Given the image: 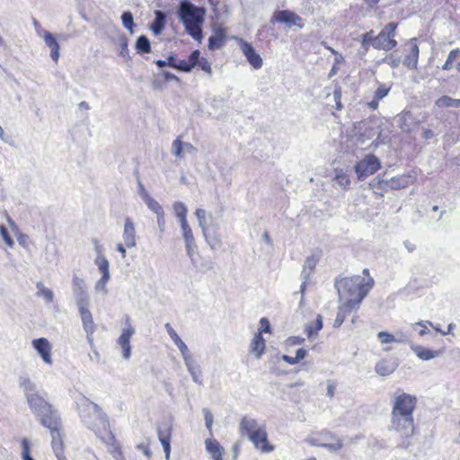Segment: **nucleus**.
<instances>
[{
  "label": "nucleus",
  "mask_w": 460,
  "mask_h": 460,
  "mask_svg": "<svg viewBox=\"0 0 460 460\" xmlns=\"http://www.w3.org/2000/svg\"><path fill=\"white\" fill-rule=\"evenodd\" d=\"M398 22H391L387 23L381 31L375 36L374 31L370 30L362 34L361 45L365 50H368L370 43L374 49L378 50L389 51L397 46L395 40Z\"/></svg>",
  "instance_id": "39448f33"
},
{
  "label": "nucleus",
  "mask_w": 460,
  "mask_h": 460,
  "mask_svg": "<svg viewBox=\"0 0 460 460\" xmlns=\"http://www.w3.org/2000/svg\"><path fill=\"white\" fill-rule=\"evenodd\" d=\"M433 137H434V132L431 129L426 128V129L423 130L422 137L424 139L428 140V139L432 138Z\"/></svg>",
  "instance_id": "774afa93"
},
{
  "label": "nucleus",
  "mask_w": 460,
  "mask_h": 460,
  "mask_svg": "<svg viewBox=\"0 0 460 460\" xmlns=\"http://www.w3.org/2000/svg\"><path fill=\"white\" fill-rule=\"evenodd\" d=\"M197 66L200 67V69L208 75H212V66L210 62L206 58H198Z\"/></svg>",
  "instance_id": "49530a36"
},
{
  "label": "nucleus",
  "mask_w": 460,
  "mask_h": 460,
  "mask_svg": "<svg viewBox=\"0 0 460 460\" xmlns=\"http://www.w3.org/2000/svg\"><path fill=\"white\" fill-rule=\"evenodd\" d=\"M410 348L411 351L421 360H431L441 354L440 350H431L420 345L411 343Z\"/></svg>",
  "instance_id": "412c9836"
},
{
  "label": "nucleus",
  "mask_w": 460,
  "mask_h": 460,
  "mask_svg": "<svg viewBox=\"0 0 460 460\" xmlns=\"http://www.w3.org/2000/svg\"><path fill=\"white\" fill-rule=\"evenodd\" d=\"M136 331L131 323L130 318L126 317L125 327L122 329L121 334L118 338L117 343L120 347L122 356L125 359H128L131 356L130 339L135 334Z\"/></svg>",
  "instance_id": "f8f14e48"
},
{
  "label": "nucleus",
  "mask_w": 460,
  "mask_h": 460,
  "mask_svg": "<svg viewBox=\"0 0 460 460\" xmlns=\"http://www.w3.org/2000/svg\"><path fill=\"white\" fill-rule=\"evenodd\" d=\"M137 449L141 450L146 456H147V457L151 456L152 452H151L148 445L139 444L137 446Z\"/></svg>",
  "instance_id": "052dcab7"
},
{
  "label": "nucleus",
  "mask_w": 460,
  "mask_h": 460,
  "mask_svg": "<svg viewBox=\"0 0 460 460\" xmlns=\"http://www.w3.org/2000/svg\"><path fill=\"white\" fill-rule=\"evenodd\" d=\"M335 179L338 183L344 188L349 187L350 184L349 176L342 170L336 171Z\"/></svg>",
  "instance_id": "a18cd8bd"
},
{
  "label": "nucleus",
  "mask_w": 460,
  "mask_h": 460,
  "mask_svg": "<svg viewBox=\"0 0 460 460\" xmlns=\"http://www.w3.org/2000/svg\"><path fill=\"white\" fill-rule=\"evenodd\" d=\"M354 310V308H350V306L347 305L341 304L336 318L334 320L333 326L335 328H339L344 323L346 317Z\"/></svg>",
  "instance_id": "72a5a7b5"
},
{
  "label": "nucleus",
  "mask_w": 460,
  "mask_h": 460,
  "mask_svg": "<svg viewBox=\"0 0 460 460\" xmlns=\"http://www.w3.org/2000/svg\"><path fill=\"white\" fill-rule=\"evenodd\" d=\"M238 45L251 66L256 70L261 68L263 60L252 45L243 39L238 40Z\"/></svg>",
  "instance_id": "4468645a"
},
{
  "label": "nucleus",
  "mask_w": 460,
  "mask_h": 460,
  "mask_svg": "<svg viewBox=\"0 0 460 460\" xmlns=\"http://www.w3.org/2000/svg\"><path fill=\"white\" fill-rule=\"evenodd\" d=\"M95 251L97 253L95 259V264L98 267L99 270L102 272V277H111L110 270H109V261L106 257L103 255L102 247L97 243H94Z\"/></svg>",
  "instance_id": "4be33fe9"
},
{
  "label": "nucleus",
  "mask_w": 460,
  "mask_h": 460,
  "mask_svg": "<svg viewBox=\"0 0 460 460\" xmlns=\"http://www.w3.org/2000/svg\"><path fill=\"white\" fill-rule=\"evenodd\" d=\"M195 214L199 221V226L204 227L203 221L206 219V211L202 208H198Z\"/></svg>",
  "instance_id": "13d9d810"
},
{
  "label": "nucleus",
  "mask_w": 460,
  "mask_h": 460,
  "mask_svg": "<svg viewBox=\"0 0 460 460\" xmlns=\"http://www.w3.org/2000/svg\"><path fill=\"white\" fill-rule=\"evenodd\" d=\"M80 416L84 425L97 437H101L102 431H110L109 418L95 402L84 399Z\"/></svg>",
  "instance_id": "423d86ee"
},
{
  "label": "nucleus",
  "mask_w": 460,
  "mask_h": 460,
  "mask_svg": "<svg viewBox=\"0 0 460 460\" xmlns=\"http://www.w3.org/2000/svg\"><path fill=\"white\" fill-rule=\"evenodd\" d=\"M145 201L147 207L158 216V218L164 216L163 208L155 199L148 195H146Z\"/></svg>",
  "instance_id": "58836bf2"
},
{
  "label": "nucleus",
  "mask_w": 460,
  "mask_h": 460,
  "mask_svg": "<svg viewBox=\"0 0 460 460\" xmlns=\"http://www.w3.org/2000/svg\"><path fill=\"white\" fill-rule=\"evenodd\" d=\"M164 19H165V16H164V14L161 11H156L155 12V20L153 22L152 27H151L152 30L155 33H160L162 31V30L164 29Z\"/></svg>",
  "instance_id": "a19ab883"
},
{
  "label": "nucleus",
  "mask_w": 460,
  "mask_h": 460,
  "mask_svg": "<svg viewBox=\"0 0 460 460\" xmlns=\"http://www.w3.org/2000/svg\"><path fill=\"white\" fill-rule=\"evenodd\" d=\"M265 349V340L262 338L261 332L255 334L250 345V352L254 354L256 358H260Z\"/></svg>",
  "instance_id": "cd10ccee"
},
{
  "label": "nucleus",
  "mask_w": 460,
  "mask_h": 460,
  "mask_svg": "<svg viewBox=\"0 0 460 460\" xmlns=\"http://www.w3.org/2000/svg\"><path fill=\"white\" fill-rule=\"evenodd\" d=\"M420 49L416 43L411 44L410 52L404 57L402 64L411 70H414L418 66Z\"/></svg>",
  "instance_id": "5701e85b"
},
{
  "label": "nucleus",
  "mask_w": 460,
  "mask_h": 460,
  "mask_svg": "<svg viewBox=\"0 0 460 460\" xmlns=\"http://www.w3.org/2000/svg\"><path fill=\"white\" fill-rule=\"evenodd\" d=\"M184 364L192 377L194 383L198 385L203 384L202 371L199 364L197 362L194 356L190 353L182 358Z\"/></svg>",
  "instance_id": "f3484780"
},
{
  "label": "nucleus",
  "mask_w": 460,
  "mask_h": 460,
  "mask_svg": "<svg viewBox=\"0 0 460 460\" xmlns=\"http://www.w3.org/2000/svg\"><path fill=\"white\" fill-rule=\"evenodd\" d=\"M322 45L327 49L329 50L332 54L337 56L336 58V63H340L341 60L342 59V57L333 49L332 48L331 46L327 45L326 42L323 41L322 42Z\"/></svg>",
  "instance_id": "bf43d9fd"
},
{
  "label": "nucleus",
  "mask_w": 460,
  "mask_h": 460,
  "mask_svg": "<svg viewBox=\"0 0 460 460\" xmlns=\"http://www.w3.org/2000/svg\"><path fill=\"white\" fill-rule=\"evenodd\" d=\"M261 329L259 332H269L270 330V322L266 318H261L260 320Z\"/></svg>",
  "instance_id": "6e6d98bb"
},
{
  "label": "nucleus",
  "mask_w": 460,
  "mask_h": 460,
  "mask_svg": "<svg viewBox=\"0 0 460 460\" xmlns=\"http://www.w3.org/2000/svg\"><path fill=\"white\" fill-rule=\"evenodd\" d=\"M376 337L382 345L394 343L395 341V335H394L388 332H379L376 334Z\"/></svg>",
  "instance_id": "c03bdc74"
},
{
  "label": "nucleus",
  "mask_w": 460,
  "mask_h": 460,
  "mask_svg": "<svg viewBox=\"0 0 460 460\" xmlns=\"http://www.w3.org/2000/svg\"><path fill=\"white\" fill-rule=\"evenodd\" d=\"M199 54L200 51L199 49L193 50L189 56L188 60L178 59L174 56H169L166 60V66H169L181 72H190L197 66Z\"/></svg>",
  "instance_id": "ddd939ff"
},
{
  "label": "nucleus",
  "mask_w": 460,
  "mask_h": 460,
  "mask_svg": "<svg viewBox=\"0 0 460 460\" xmlns=\"http://www.w3.org/2000/svg\"><path fill=\"white\" fill-rule=\"evenodd\" d=\"M84 330L86 332L87 340L89 343L93 344V335L95 331V325L93 323V319L92 314L89 310V307H83L78 309Z\"/></svg>",
  "instance_id": "6ab92c4d"
},
{
  "label": "nucleus",
  "mask_w": 460,
  "mask_h": 460,
  "mask_svg": "<svg viewBox=\"0 0 460 460\" xmlns=\"http://www.w3.org/2000/svg\"><path fill=\"white\" fill-rule=\"evenodd\" d=\"M239 428L242 435L247 437L257 450L262 453L274 450V446L268 440L264 424H260L255 419L245 416L242 419Z\"/></svg>",
  "instance_id": "20e7f679"
},
{
  "label": "nucleus",
  "mask_w": 460,
  "mask_h": 460,
  "mask_svg": "<svg viewBox=\"0 0 460 460\" xmlns=\"http://www.w3.org/2000/svg\"><path fill=\"white\" fill-rule=\"evenodd\" d=\"M436 105L439 108L460 107V99H453L447 95H443L436 101Z\"/></svg>",
  "instance_id": "e433bc0d"
},
{
  "label": "nucleus",
  "mask_w": 460,
  "mask_h": 460,
  "mask_svg": "<svg viewBox=\"0 0 460 460\" xmlns=\"http://www.w3.org/2000/svg\"><path fill=\"white\" fill-rule=\"evenodd\" d=\"M417 399L397 390L392 396L390 429L398 433L402 438H409L414 432L413 411L416 407Z\"/></svg>",
  "instance_id": "f03ea898"
},
{
  "label": "nucleus",
  "mask_w": 460,
  "mask_h": 460,
  "mask_svg": "<svg viewBox=\"0 0 460 460\" xmlns=\"http://www.w3.org/2000/svg\"><path fill=\"white\" fill-rule=\"evenodd\" d=\"M394 342L395 343H408L409 342L408 336L406 334L401 333L400 335L395 336Z\"/></svg>",
  "instance_id": "0e129e2a"
},
{
  "label": "nucleus",
  "mask_w": 460,
  "mask_h": 460,
  "mask_svg": "<svg viewBox=\"0 0 460 460\" xmlns=\"http://www.w3.org/2000/svg\"><path fill=\"white\" fill-rule=\"evenodd\" d=\"M110 434V440H111V449L110 453L113 456L115 460H125V457L123 456L122 449L119 443L115 440V438L113 434L109 431Z\"/></svg>",
  "instance_id": "c9c22d12"
},
{
  "label": "nucleus",
  "mask_w": 460,
  "mask_h": 460,
  "mask_svg": "<svg viewBox=\"0 0 460 460\" xmlns=\"http://www.w3.org/2000/svg\"><path fill=\"white\" fill-rule=\"evenodd\" d=\"M226 41V32L225 29L218 28L208 39V47L210 50L222 49Z\"/></svg>",
  "instance_id": "aec40b11"
},
{
  "label": "nucleus",
  "mask_w": 460,
  "mask_h": 460,
  "mask_svg": "<svg viewBox=\"0 0 460 460\" xmlns=\"http://www.w3.org/2000/svg\"><path fill=\"white\" fill-rule=\"evenodd\" d=\"M0 236L3 238L4 242L8 247H13L14 243L13 236L10 234V232H0Z\"/></svg>",
  "instance_id": "5fc2aeb1"
},
{
  "label": "nucleus",
  "mask_w": 460,
  "mask_h": 460,
  "mask_svg": "<svg viewBox=\"0 0 460 460\" xmlns=\"http://www.w3.org/2000/svg\"><path fill=\"white\" fill-rule=\"evenodd\" d=\"M46 45L50 49V57L58 62L59 58V44L58 43L55 36L48 31H45L42 34Z\"/></svg>",
  "instance_id": "a878e982"
},
{
  "label": "nucleus",
  "mask_w": 460,
  "mask_h": 460,
  "mask_svg": "<svg viewBox=\"0 0 460 460\" xmlns=\"http://www.w3.org/2000/svg\"><path fill=\"white\" fill-rule=\"evenodd\" d=\"M202 411L204 413L206 428L209 430L210 435H212L213 414L208 408H204Z\"/></svg>",
  "instance_id": "09e8293b"
},
{
  "label": "nucleus",
  "mask_w": 460,
  "mask_h": 460,
  "mask_svg": "<svg viewBox=\"0 0 460 460\" xmlns=\"http://www.w3.org/2000/svg\"><path fill=\"white\" fill-rule=\"evenodd\" d=\"M458 57H460V49H455L449 52L447 59L450 61L452 64H454V62Z\"/></svg>",
  "instance_id": "4d7b16f0"
},
{
  "label": "nucleus",
  "mask_w": 460,
  "mask_h": 460,
  "mask_svg": "<svg viewBox=\"0 0 460 460\" xmlns=\"http://www.w3.org/2000/svg\"><path fill=\"white\" fill-rule=\"evenodd\" d=\"M319 261V258L315 255H312L307 257L305 260V265L301 271V279H309L310 276L313 274L317 263Z\"/></svg>",
  "instance_id": "7c9ffc66"
},
{
  "label": "nucleus",
  "mask_w": 460,
  "mask_h": 460,
  "mask_svg": "<svg viewBox=\"0 0 460 460\" xmlns=\"http://www.w3.org/2000/svg\"><path fill=\"white\" fill-rule=\"evenodd\" d=\"M184 240L186 243L187 253L190 258L193 266L201 272H207L214 269V263L210 260L199 261V258L195 256V238L193 232H184Z\"/></svg>",
  "instance_id": "1a4fd4ad"
},
{
  "label": "nucleus",
  "mask_w": 460,
  "mask_h": 460,
  "mask_svg": "<svg viewBox=\"0 0 460 460\" xmlns=\"http://www.w3.org/2000/svg\"><path fill=\"white\" fill-rule=\"evenodd\" d=\"M123 240V244L126 245L127 248L134 247L136 245L135 232H124Z\"/></svg>",
  "instance_id": "8fccbe9b"
},
{
  "label": "nucleus",
  "mask_w": 460,
  "mask_h": 460,
  "mask_svg": "<svg viewBox=\"0 0 460 460\" xmlns=\"http://www.w3.org/2000/svg\"><path fill=\"white\" fill-rule=\"evenodd\" d=\"M32 346L37 350L42 360L50 365L52 363L51 358V344L45 338H39L32 341Z\"/></svg>",
  "instance_id": "a211bd4d"
},
{
  "label": "nucleus",
  "mask_w": 460,
  "mask_h": 460,
  "mask_svg": "<svg viewBox=\"0 0 460 460\" xmlns=\"http://www.w3.org/2000/svg\"><path fill=\"white\" fill-rule=\"evenodd\" d=\"M306 442L311 446L324 447L332 452L339 451L343 446L341 439L328 430L312 433L306 438Z\"/></svg>",
  "instance_id": "6e6552de"
},
{
  "label": "nucleus",
  "mask_w": 460,
  "mask_h": 460,
  "mask_svg": "<svg viewBox=\"0 0 460 460\" xmlns=\"http://www.w3.org/2000/svg\"><path fill=\"white\" fill-rule=\"evenodd\" d=\"M378 105H379V100H376V98H375V97L373 98L372 101L367 102L368 108L371 109L372 111H376L378 108Z\"/></svg>",
  "instance_id": "338daca9"
},
{
  "label": "nucleus",
  "mask_w": 460,
  "mask_h": 460,
  "mask_svg": "<svg viewBox=\"0 0 460 460\" xmlns=\"http://www.w3.org/2000/svg\"><path fill=\"white\" fill-rule=\"evenodd\" d=\"M22 452L21 458L22 460H34L31 456V445L30 441L27 438H23L21 443Z\"/></svg>",
  "instance_id": "79ce46f5"
},
{
  "label": "nucleus",
  "mask_w": 460,
  "mask_h": 460,
  "mask_svg": "<svg viewBox=\"0 0 460 460\" xmlns=\"http://www.w3.org/2000/svg\"><path fill=\"white\" fill-rule=\"evenodd\" d=\"M27 403L40 423L48 429L51 435V447L58 460H67L64 454L61 437V419L57 410L39 394H30Z\"/></svg>",
  "instance_id": "f257e3e1"
},
{
  "label": "nucleus",
  "mask_w": 460,
  "mask_h": 460,
  "mask_svg": "<svg viewBox=\"0 0 460 460\" xmlns=\"http://www.w3.org/2000/svg\"><path fill=\"white\" fill-rule=\"evenodd\" d=\"M204 10L197 8L191 3L184 1L181 4L179 16L185 26V30L194 40L201 42L203 39L201 23L203 22Z\"/></svg>",
  "instance_id": "0eeeda50"
},
{
  "label": "nucleus",
  "mask_w": 460,
  "mask_h": 460,
  "mask_svg": "<svg viewBox=\"0 0 460 460\" xmlns=\"http://www.w3.org/2000/svg\"><path fill=\"white\" fill-rule=\"evenodd\" d=\"M36 295L42 297L47 304L53 302L54 293L51 289L46 288L41 281L36 283Z\"/></svg>",
  "instance_id": "f704fd0d"
},
{
  "label": "nucleus",
  "mask_w": 460,
  "mask_h": 460,
  "mask_svg": "<svg viewBox=\"0 0 460 460\" xmlns=\"http://www.w3.org/2000/svg\"><path fill=\"white\" fill-rule=\"evenodd\" d=\"M335 390H336V385L333 383H332L331 381H328L326 394L330 398H332L334 395Z\"/></svg>",
  "instance_id": "680f3d73"
},
{
  "label": "nucleus",
  "mask_w": 460,
  "mask_h": 460,
  "mask_svg": "<svg viewBox=\"0 0 460 460\" xmlns=\"http://www.w3.org/2000/svg\"><path fill=\"white\" fill-rule=\"evenodd\" d=\"M173 210L177 219L180 222L181 230H190L186 219L187 208L185 205L181 202H176L173 205Z\"/></svg>",
  "instance_id": "c85d7f7f"
},
{
  "label": "nucleus",
  "mask_w": 460,
  "mask_h": 460,
  "mask_svg": "<svg viewBox=\"0 0 460 460\" xmlns=\"http://www.w3.org/2000/svg\"><path fill=\"white\" fill-rule=\"evenodd\" d=\"M384 62L388 64L392 68H396L401 63V58L391 54L384 58Z\"/></svg>",
  "instance_id": "864d4df0"
},
{
  "label": "nucleus",
  "mask_w": 460,
  "mask_h": 460,
  "mask_svg": "<svg viewBox=\"0 0 460 460\" xmlns=\"http://www.w3.org/2000/svg\"><path fill=\"white\" fill-rule=\"evenodd\" d=\"M20 385L25 393L26 398L30 394H38L36 385L30 378H22Z\"/></svg>",
  "instance_id": "ea45409f"
},
{
  "label": "nucleus",
  "mask_w": 460,
  "mask_h": 460,
  "mask_svg": "<svg viewBox=\"0 0 460 460\" xmlns=\"http://www.w3.org/2000/svg\"><path fill=\"white\" fill-rule=\"evenodd\" d=\"M164 328L174 345L181 351L182 358L190 354L188 346L182 341L172 325L170 323H165Z\"/></svg>",
  "instance_id": "b1692460"
},
{
  "label": "nucleus",
  "mask_w": 460,
  "mask_h": 460,
  "mask_svg": "<svg viewBox=\"0 0 460 460\" xmlns=\"http://www.w3.org/2000/svg\"><path fill=\"white\" fill-rule=\"evenodd\" d=\"M275 22L284 23L288 27L302 28L304 26L303 19L290 10L276 11L271 18V22L274 23Z\"/></svg>",
  "instance_id": "2eb2a0df"
},
{
  "label": "nucleus",
  "mask_w": 460,
  "mask_h": 460,
  "mask_svg": "<svg viewBox=\"0 0 460 460\" xmlns=\"http://www.w3.org/2000/svg\"><path fill=\"white\" fill-rule=\"evenodd\" d=\"M428 325L433 326V323L430 321H420L412 324V326H420V330L419 332L420 336H424L429 332L428 329Z\"/></svg>",
  "instance_id": "603ef678"
},
{
  "label": "nucleus",
  "mask_w": 460,
  "mask_h": 460,
  "mask_svg": "<svg viewBox=\"0 0 460 460\" xmlns=\"http://www.w3.org/2000/svg\"><path fill=\"white\" fill-rule=\"evenodd\" d=\"M121 20H122V23H123L124 27L132 31L133 26H134L132 13L129 12L123 13V14L121 16Z\"/></svg>",
  "instance_id": "3c124183"
},
{
  "label": "nucleus",
  "mask_w": 460,
  "mask_h": 460,
  "mask_svg": "<svg viewBox=\"0 0 460 460\" xmlns=\"http://www.w3.org/2000/svg\"><path fill=\"white\" fill-rule=\"evenodd\" d=\"M373 286L374 279L372 277L365 279L359 275L343 278L336 280L335 283L341 304L347 305L356 310Z\"/></svg>",
  "instance_id": "7ed1b4c3"
},
{
  "label": "nucleus",
  "mask_w": 460,
  "mask_h": 460,
  "mask_svg": "<svg viewBox=\"0 0 460 460\" xmlns=\"http://www.w3.org/2000/svg\"><path fill=\"white\" fill-rule=\"evenodd\" d=\"M111 277H101V279L95 283L94 290L97 293H102L106 296L108 294V289L106 288L107 283L109 282Z\"/></svg>",
  "instance_id": "37998d69"
},
{
  "label": "nucleus",
  "mask_w": 460,
  "mask_h": 460,
  "mask_svg": "<svg viewBox=\"0 0 460 460\" xmlns=\"http://www.w3.org/2000/svg\"><path fill=\"white\" fill-rule=\"evenodd\" d=\"M380 167L379 159L374 155H367L356 164L355 172L358 180H362L376 172Z\"/></svg>",
  "instance_id": "9d476101"
},
{
  "label": "nucleus",
  "mask_w": 460,
  "mask_h": 460,
  "mask_svg": "<svg viewBox=\"0 0 460 460\" xmlns=\"http://www.w3.org/2000/svg\"><path fill=\"white\" fill-rule=\"evenodd\" d=\"M396 367L394 363L387 359H381L376 364L375 370L379 376H387L394 373Z\"/></svg>",
  "instance_id": "c756f323"
},
{
  "label": "nucleus",
  "mask_w": 460,
  "mask_h": 460,
  "mask_svg": "<svg viewBox=\"0 0 460 460\" xmlns=\"http://www.w3.org/2000/svg\"><path fill=\"white\" fill-rule=\"evenodd\" d=\"M390 90H391L390 86H386L385 84H382L375 91L374 97L376 98V100L381 101L383 98H385L389 93Z\"/></svg>",
  "instance_id": "de8ad7c7"
},
{
  "label": "nucleus",
  "mask_w": 460,
  "mask_h": 460,
  "mask_svg": "<svg viewBox=\"0 0 460 460\" xmlns=\"http://www.w3.org/2000/svg\"><path fill=\"white\" fill-rule=\"evenodd\" d=\"M136 49L138 53L147 54L151 52V46L149 40L146 36H140L137 40Z\"/></svg>",
  "instance_id": "4c0bfd02"
},
{
  "label": "nucleus",
  "mask_w": 460,
  "mask_h": 460,
  "mask_svg": "<svg viewBox=\"0 0 460 460\" xmlns=\"http://www.w3.org/2000/svg\"><path fill=\"white\" fill-rule=\"evenodd\" d=\"M196 239H204L212 250L218 249L221 246V239L217 232H197Z\"/></svg>",
  "instance_id": "bb28decb"
},
{
  "label": "nucleus",
  "mask_w": 460,
  "mask_h": 460,
  "mask_svg": "<svg viewBox=\"0 0 460 460\" xmlns=\"http://www.w3.org/2000/svg\"><path fill=\"white\" fill-rule=\"evenodd\" d=\"M205 447L213 460H223L224 448L216 439H206Z\"/></svg>",
  "instance_id": "393cba45"
},
{
  "label": "nucleus",
  "mask_w": 460,
  "mask_h": 460,
  "mask_svg": "<svg viewBox=\"0 0 460 460\" xmlns=\"http://www.w3.org/2000/svg\"><path fill=\"white\" fill-rule=\"evenodd\" d=\"M72 289L78 309L82 308V306L89 307L90 296L85 281L78 276H74L72 280Z\"/></svg>",
  "instance_id": "9b49d317"
},
{
  "label": "nucleus",
  "mask_w": 460,
  "mask_h": 460,
  "mask_svg": "<svg viewBox=\"0 0 460 460\" xmlns=\"http://www.w3.org/2000/svg\"><path fill=\"white\" fill-rule=\"evenodd\" d=\"M15 234H19L17 235V240L19 242V243L22 246H25L26 245V239H27V236L26 234H22V232H14Z\"/></svg>",
  "instance_id": "69168bd1"
},
{
  "label": "nucleus",
  "mask_w": 460,
  "mask_h": 460,
  "mask_svg": "<svg viewBox=\"0 0 460 460\" xmlns=\"http://www.w3.org/2000/svg\"><path fill=\"white\" fill-rule=\"evenodd\" d=\"M323 328V317L318 314L314 323H307L305 332L308 339H314L318 335V332Z\"/></svg>",
  "instance_id": "473e14b6"
},
{
  "label": "nucleus",
  "mask_w": 460,
  "mask_h": 460,
  "mask_svg": "<svg viewBox=\"0 0 460 460\" xmlns=\"http://www.w3.org/2000/svg\"><path fill=\"white\" fill-rule=\"evenodd\" d=\"M172 153L178 158L183 157V147H185L187 152L195 151L196 148L190 143H183L180 137H178L172 145Z\"/></svg>",
  "instance_id": "2f4dec72"
},
{
  "label": "nucleus",
  "mask_w": 460,
  "mask_h": 460,
  "mask_svg": "<svg viewBox=\"0 0 460 460\" xmlns=\"http://www.w3.org/2000/svg\"><path fill=\"white\" fill-rule=\"evenodd\" d=\"M306 356V350L303 348L298 349L296 352V359L299 362L300 360L304 359Z\"/></svg>",
  "instance_id": "e2e57ef3"
},
{
  "label": "nucleus",
  "mask_w": 460,
  "mask_h": 460,
  "mask_svg": "<svg viewBox=\"0 0 460 460\" xmlns=\"http://www.w3.org/2000/svg\"><path fill=\"white\" fill-rule=\"evenodd\" d=\"M172 429V426L169 424H163L157 428L158 439L163 447L166 460L170 459Z\"/></svg>",
  "instance_id": "dca6fc26"
}]
</instances>
